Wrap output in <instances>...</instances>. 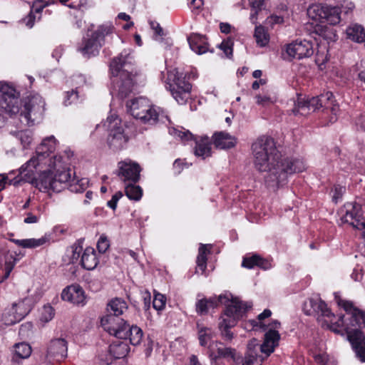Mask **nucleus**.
Returning <instances> with one entry per match:
<instances>
[{"mask_svg":"<svg viewBox=\"0 0 365 365\" xmlns=\"http://www.w3.org/2000/svg\"><path fill=\"white\" fill-rule=\"evenodd\" d=\"M232 42L230 40L223 41L219 46L220 48L222 50L226 56L230 57L232 55Z\"/></svg>","mask_w":365,"mask_h":365,"instance_id":"52","label":"nucleus"},{"mask_svg":"<svg viewBox=\"0 0 365 365\" xmlns=\"http://www.w3.org/2000/svg\"><path fill=\"white\" fill-rule=\"evenodd\" d=\"M190 48L196 53L201 55L209 51V45L204 36L193 34L187 38Z\"/></svg>","mask_w":365,"mask_h":365,"instance_id":"28","label":"nucleus"},{"mask_svg":"<svg viewBox=\"0 0 365 365\" xmlns=\"http://www.w3.org/2000/svg\"><path fill=\"white\" fill-rule=\"evenodd\" d=\"M210 245H201L199 248L198 255L197 257V272H201L203 274L207 267V255L210 252L207 247Z\"/></svg>","mask_w":365,"mask_h":365,"instance_id":"36","label":"nucleus"},{"mask_svg":"<svg viewBox=\"0 0 365 365\" xmlns=\"http://www.w3.org/2000/svg\"><path fill=\"white\" fill-rule=\"evenodd\" d=\"M267 327L269 329L264 334V341L261 345L256 339L249 341L242 365H262L263 358L258 354L259 349L267 356L274 352V349L279 345L280 335L277 329L280 327V323L277 320H274Z\"/></svg>","mask_w":365,"mask_h":365,"instance_id":"5","label":"nucleus"},{"mask_svg":"<svg viewBox=\"0 0 365 365\" xmlns=\"http://www.w3.org/2000/svg\"><path fill=\"white\" fill-rule=\"evenodd\" d=\"M285 51L289 57L299 60L310 57L314 53L312 42L307 40L293 41L286 46Z\"/></svg>","mask_w":365,"mask_h":365,"instance_id":"18","label":"nucleus"},{"mask_svg":"<svg viewBox=\"0 0 365 365\" xmlns=\"http://www.w3.org/2000/svg\"><path fill=\"white\" fill-rule=\"evenodd\" d=\"M56 147V140L53 136L44 138L37 147L36 154L19 168V175L22 180L31 183L43 168L46 165L50 168L57 167L56 161L61 162V158L53 156V162L51 154L54 152Z\"/></svg>","mask_w":365,"mask_h":365,"instance_id":"3","label":"nucleus"},{"mask_svg":"<svg viewBox=\"0 0 365 365\" xmlns=\"http://www.w3.org/2000/svg\"><path fill=\"white\" fill-rule=\"evenodd\" d=\"M45 101L38 94L27 96L24 100L23 107H20V115L24 118L22 122L29 125H34L35 121L40 120L45 110Z\"/></svg>","mask_w":365,"mask_h":365,"instance_id":"11","label":"nucleus"},{"mask_svg":"<svg viewBox=\"0 0 365 365\" xmlns=\"http://www.w3.org/2000/svg\"><path fill=\"white\" fill-rule=\"evenodd\" d=\"M165 297L160 293L155 294L153 301V307L157 311L163 310L165 307Z\"/></svg>","mask_w":365,"mask_h":365,"instance_id":"48","label":"nucleus"},{"mask_svg":"<svg viewBox=\"0 0 365 365\" xmlns=\"http://www.w3.org/2000/svg\"><path fill=\"white\" fill-rule=\"evenodd\" d=\"M28 314L24 302H14L11 307H6L1 317V320L6 326H10L20 322Z\"/></svg>","mask_w":365,"mask_h":365,"instance_id":"19","label":"nucleus"},{"mask_svg":"<svg viewBox=\"0 0 365 365\" xmlns=\"http://www.w3.org/2000/svg\"><path fill=\"white\" fill-rule=\"evenodd\" d=\"M321 108L322 110H330L335 116L337 115L339 106L335 103L332 93L327 92L307 100L299 98L292 112L294 115H307Z\"/></svg>","mask_w":365,"mask_h":365,"instance_id":"6","label":"nucleus"},{"mask_svg":"<svg viewBox=\"0 0 365 365\" xmlns=\"http://www.w3.org/2000/svg\"><path fill=\"white\" fill-rule=\"evenodd\" d=\"M284 22V18L281 16L277 15H271L267 17L266 19V24L271 27L274 26L275 24H281Z\"/></svg>","mask_w":365,"mask_h":365,"instance_id":"53","label":"nucleus"},{"mask_svg":"<svg viewBox=\"0 0 365 365\" xmlns=\"http://www.w3.org/2000/svg\"><path fill=\"white\" fill-rule=\"evenodd\" d=\"M252 150L255 168L260 173H267L265 184L273 191L286 185L291 175L305 170L301 159L282 158L272 138H258L252 143Z\"/></svg>","mask_w":365,"mask_h":365,"instance_id":"1","label":"nucleus"},{"mask_svg":"<svg viewBox=\"0 0 365 365\" xmlns=\"http://www.w3.org/2000/svg\"><path fill=\"white\" fill-rule=\"evenodd\" d=\"M120 327H119V329H116V333L111 331L109 334L119 339H129L130 344L133 346H137L140 344L143 336V332L140 327L136 325L130 327L126 322Z\"/></svg>","mask_w":365,"mask_h":365,"instance_id":"21","label":"nucleus"},{"mask_svg":"<svg viewBox=\"0 0 365 365\" xmlns=\"http://www.w3.org/2000/svg\"><path fill=\"white\" fill-rule=\"evenodd\" d=\"M123 197V193L121 192H115L113 196L110 200L108 201L107 205L111 208L112 210H115L117 207L118 201Z\"/></svg>","mask_w":365,"mask_h":365,"instance_id":"54","label":"nucleus"},{"mask_svg":"<svg viewBox=\"0 0 365 365\" xmlns=\"http://www.w3.org/2000/svg\"><path fill=\"white\" fill-rule=\"evenodd\" d=\"M135 182H127L125 187L126 196L130 200H139L143 195V190L138 185H135Z\"/></svg>","mask_w":365,"mask_h":365,"instance_id":"37","label":"nucleus"},{"mask_svg":"<svg viewBox=\"0 0 365 365\" xmlns=\"http://www.w3.org/2000/svg\"><path fill=\"white\" fill-rule=\"evenodd\" d=\"M0 108L6 113L13 115L19 113L21 106L19 93L6 82H0Z\"/></svg>","mask_w":365,"mask_h":365,"instance_id":"12","label":"nucleus"},{"mask_svg":"<svg viewBox=\"0 0 365 365\" xmlns=\"http://www.w3.org/2000/svg\"><path fill=\"white\" fill-rule=\"evenodd\" d=\"M110 246L109 241L106 236H101L98 242L97 248L101 253H104L108 249Z\"/></svg>","mask_w":365,"mask_h":365,"instance_id":"51","label":"nucleus"},{"mask_svg":"<svg viewBox=\"0 0 365 365\" xmlns=\"http://www.w3.org/2000/svg\"><path fill=\"white\" fill-rule=\"evenodd\" d=\"M354 4L351 1H344V2L341 4V11H343L345 14H348L351 11L354 9Z\"/></svg>","mask_w":365,"mask_h":365,"instance_id":"59","label":"nucleus"},{"mask_svg":"<svg viewBox=\"0 0 365 365\" xmlns=\"http://www.w3.org/2000/svg\"><path fill=\"white\" fill-rule=\"evenodd\" d=\"M14 351L16 356L21 359H26L31 354V347L26 343H18L14 346Z\"/></svg>","mask_w":365,"mask_h":365,"instance_id":"40","label":"nucleus"},{"mask_svg":"<svg viewBox=\"0 0 365 365\" xmlns=\"http://www.w3.org/2000/svg\"><path fill=\"white\" fill-rule=\"evenodd\" d=\"M82 100L83 96L81 95V91L72 88L71 91L65 93L63 104L68 106L73 103H77Z\"/></svg>","mask_w":365,"mask_h":365,"instance_id":"39","label":"nucleus"},{"mask_svg":"<svg viewBox=\"0 0 365 365\" xmlns=\"http://www.w3.org/2000/svg\"><path fill=\"white\" fill-rule=\"evenodd\" d=\"M81 266L88 270H93L98 264L96 253L93 247H86L81 256Z\"/></svg>","mask_w":365,"mask_h":365,"instance_id":"31","label":"nucleus"},{"mask_svg":"<svg viewBox=\"0 0 365 365\" xmlns=\"http://www.w3.org/2000/svg\"><path fill=\"white\" fill-rule=\"evenodd\" d=\"M212 138L215 146L219 149H229L237 143L235 137L223 131L215 133Z\"/></svg>","mask_w":365,"mask_h":365,"instance_id":"27","label":"nucleus"},{"mask_svg":"<svg viewBox=\"0 0 365 365\" xmlns=\"http://www.w3.org/2000/svg\"><path fill=\"white\" fill-rule=\"evenodd\" d=\"M14 265H15V262H11L10 261H6L5 262V274L4 276V279H7L9 277Z\"/></svg>","mask_w":365,"mask_h":365,"instance_id":"60","label":"nucleus"},{"mask_svg":"<svg viewBox=\"0 0 365 365\" xmlns=\"http://www.w3.org/2000/svg\"><path fill=\"white\" fill-rule=\"evenodd\" d=\"M351 277L355 282H360L363 278L362 268L359 266L356 267L351 274Z\"/></svg>","mask_w":365,"mask_h":365,"instance_id":"57","label":"nucleus"},{"mask_svg":"<svg viewBox=\"0 0 365 365\" xmlns=\"http://www.w3.org/2000/svg\"><path fill=\"white\" fill-rule=\"evenodd\" d=\"M88 185V180L87 178H81L76 180L69 184V190L73 192H81L84 191Z\"/></svg>","mask_w":365,"mask_h":365,"instance_id":"44","label":"nucleus"},{"mask_svg":"<svg viewBox=\"0 0 365 365\" xmlns=\"http://www.w3.org/2000/svg\"><path fill=\"white\" fill-rule=\"evenodd\" d=\"M16 136L21 142L24 149L29 148L33 141V134L29 130L18 131Z\"/></svg>","mask_w":365,"mask_h":365,"instance_id":"41","label":"nucleus"},{"mask_svg":"<svg viewBox=\"0 0 365 365\" xmlns=\"http://www.w3.org/2000/svg\"><path fill=\"white\" fill-rule=\"evenodd\" d=\"M347 38L361 43L365 41V29L358 24H353L349 26L346 30Z\"/></svg>","mask_w":365,"mask_h":365,"instance_id":"32","label":"nucleus"},{"mask_svg":"<svg viewBox=\"0 0 365 365\" xmlns=\"http://www.w3.org/2000/svg\"><path fill=\"white\" fill-rule=\"evenodd\" d=\"M38 221V217L31 212H29L24 220V222L26 224L36 223Z\"/></svg>","mask_w":365,"mask_h":365,"instance_id":"61","label":"nucleus"},{"mask_svg":"<svg viewBox=\"0 0 365 365\" xmlns=\"http://www.w3.org/2000/svg\"><path fill=\"white\" fill-rule=\"evenodd\" d=\"M61 298L74 304L84 305L86 302L85 292L78 284H71L66 287L61 293Z\"/></svg>","mask_w":365,"mask_h":365,"instance_id":"23","label":"nucleus"},{"mask_svg":"<svg viewBox=\"0 0 365 365\" xmlns=\"http://www.w3.org/2000/svg\"><path fill=\"white\" fill-rule=\"evenodd\" d=\"M356 123L362 130H365V110H364L357 118Z\"/></svg>","mask_w":365,"mask_h":365,"instance_id":"63","label":"nucleus"},{"mask_svg":"<svg viewBox=\"0 0 365 365\" xmlns=\"http://www.w3.org/2000/svg\"><path fill=\"white\" fill-rule=\"evenodd\" d=\"M127 108L135 118L145 123L153 125L158 121L164 123L168 118L163 110L150 106L148 100L145 98L140 97L128 102Z\"/></svg>","mask_w":365,"mask_h":365,"instance_id":"8","label":"nucleus"},{"mask_svg":"<svg viewBox=\"0 0 365 365\" xmlns=\"http://www.w3.org/2000/svg\"><path fill=\"white\" fill-rule=\"evenodd\" d=\"M252 7L256 10H260L263 6L264 0H249Z\"/></svg>","mask_w":365,"mask_h":365,"instance_id":"64","label":"nucleus"},{"mask_svg":"<svg viewBox=\"0 0 365 365\" xmlns=\"http://www.w3.org/2000/svg\"><path fill=\"white\" fill-rule=\"evenodd\" d=\"M197 333L200 344L202 346H208L212 343L215 336V332L211 328L197 324Z\"/></svg>","mask_w":365,"mask_h":365,"instance_id":"34","label":"nucleus"},{"mask_svg":"<svg viewBox=\"0 0 365 365\" xmlns=\"http://www.w3.org/2000/svg\"><path fill=\"white\" fill-rule=\"evenodd\" d=\"M319 34L322 36H323L325 38H331L330 35L333 34L331 31H329V29L325 26L324 28H319Z\"/></svg>","mask_w":365,"mask_h":365,"instance_id":"62","label":"nucleus"},{"mask_svg":"<svg viewBox=\"0 0 365 365\" xmlns=\"http://www.w3.org/2000/svg\"><path fill=\"white\" fill-rule=\"evenodd\" d=\"M151 27L155 30L154 39L160 43H164L165 47L172 44L171 40L169 38L165 39L163 36V30L157 23H151Z\"/></svg>","mask_w":365,"mask_h":365,"instance_id":"43","label":"nucleus"},{"mask_svg":"<svg viewBox=\"0 0 365 365\" xmlns=\"http://www.w3.org/2000/svg\"><path fill=\"white\" fill-rule=\"evenodd\" d=\"M112 32L113 27L110 26H100L97 31L92 34L90 38L83 42L82 46L78 48V51L88 58L97 55L104 43L105 38Z\"/></svg>","mask_w":365,"mask_h":365,"instance_id":"13","label":"nucleus"},{"mask_svg":"<svg viewBox=\"0 0 365 365\" xmlns=\"http://www.w3.org/2000/svg\"><path fill=\"white\" fill-rule=\"evenodd\" d=\"M68 343L65 339H51L47 346L46 358L48 361H61L67 356Z\"/></svg>","mask_w":365,"mask_h":365,"instance_id":"22","label":"nucleus"},{"mask_svg":"<svg viewBox=\"0 0 365 365\" xmlns=\"http://www.w3.org/2000/svg\"><path fill=\"white\" fill-rule=\"evenodd\" d=\"M255 37L258 46L264 47L269 41V36L263 26H257L255 31Z\"/></svg>","mask_w":365,"mask_h":365,"instance_id":"38","label":"nucleus"},{"mask_svg":"<svg viewBox=\"0 0 365 365\" xmlns=\"http://www.w3.org/2000/svg\"><path fill=\"white\" fill-rule=\"evenodd\" d=\"M170 135L175 138H179L181 141L185 143L189 140H195L196 145L195 148V155L205 159L211 155V143L207 137L201 138L197 140L196 138L187 130L181 128L177 129L173 128L169 130Z\"/></svg>","mask_w":365,"mask_h":365,"instance_id":"15","label":"nucleus"},{"mask_svg":"<svg viewBox=\"0 0 365 365\" xmlns=\"http://www.w3.org/2000/svg\"><path fill=\"white\" fill-rule=\"evenodd\" d=\"M134 57L131 49H124L110 63L113 80V91L120 98H126L134 87L133 72Z\"/></svg>","mask_w":365,"mask_h":365,"instance_id":"4","label":"nucleus"},{"mask_svg":"<svg viewBox=\"0 0 365 365\" xmlns=\"http://www.w3.org/2000/svg\"><path fill=\"white\" fill-rule=\"evenodd\" d=\"M210 356L212 359L220 357H233L234 350L225 347L223 344L219 341H212L208 346Z\"/></svg>","mask_w":365,"mask_h":365,"instance_id":"29","label":"nucleus"},{"mask_svg":"<svg viewBox=\"0 0 365 365\" xmlns=\"http://www.w3.org/2000/svg\"><path fill=\"white\" fill-rule=\"evenodd\" d=\"M341 220L354 227L363 230L362 236L365 237V220L362 217L361 206L357 203L348 202L340 210Z\"/></svg>","mask_w":365,"mask_h":365,"instance_id":"17","label":"nucleus"},{"mask_svg":"<svg viewBox=\"0 0 365 365\" xmlns=\"http://www.w3.org/2000/svg\"><path fill=\"white\" fill-rule=\"evenodd\" d=\"M308 16L319 22L327 21L330 25L340 22V9L322 4H312L307 9Z\"/></svg>","mask_w":365,"mask_h":365,"instance_id":"16","label":"nucleus"},{"mask_svg":"<svg viewBox=\"0 0 365 365\" xmlns=\"http://www.w3.org/2000/svg\"><path fill=\"white\" fill-rule=\"evenodd\" d=\"M120 123L121 120L117 115H111L103 123V126L110 131L108 138V145L114 150L123 148L128 140V137L123 133V128L120 126Z\"/></svg>","mask_w":365,"mask_h":365,"instance_id":"14","label":"nucleus"},{"mask_svg":"<svg viewBox=\"0 0 365 365\" xmlns=\"http://www.w3.org/2000/svg\"><path fill=\"white\" fill-rule=\"evenodd\" d=\"M51 1L52 0H34L30 14L23 20L24 24L29 28H32L36 19L34 13H40L46 6L49 5Z\"/></svg>","mask_w":365,"mask_h":365,"instance_id":"30","label":"nucleus"},{"mask_svg":"<svg viewBox=\"0 0 365 365\" xmlns=\"http://www.w3.org/2000/svg\"><path fill=\"white\" fill-rule=\"evenodd\" d=\"M259 256L258 255H253L250 257H245L242 262V266L248 269H252L255 266H257Z\"/></svg>","mask_w":365,"mask_h":365,"instance_id":"49","label":"nucleus"},{"mask_svg":"<svg viewBox=\"0 0 365 365\" xmlns=\"http://www.w3.org/2000/svg\"><path fill=\"white\" fill-rule=\"evenodd\" d=\"M128 309L127 302L121 298H115L110 301L107 306L108 314L101 319V325L108 333L115 331L126 322L120 316Z\"/></svg>","mask_w":365,"mask_h":365,"instance_id":"10","label":"nucleus"},{"mask_svg":"<svg viewBox=\"0 0 365 365\" xmlns=\"http://www.w3.org/2000/svg\"><path fill=\"white\" fill-rule=\"evenodd\" d=\"M128 346L124 341L114 342L109 346V353L115 359L125 357L128 353Z\"/></svg>","mask_w":365,"mask_h":365,"instance_id":"35","label":"nucleus"},{"mask_svg":"<svg viewBox=\"0 0 365 365\" xmlns=\"http://www.w3.org/2000/svg\"><path fill=\"white\" fill-rule=\"evenodd\" d=\"M257 267H259V268H261L264 270H267V269H271L273 267V265L272 263V260H269L267 259H264V258L261 257L260 256H259Z\"/></svg>","mask_w":365,"mask_h":365,"instance_id":"55","label":"nucleus"},{"mask_svg":"<svg viewBox=\"0 0 365 365\" xmlns=\"http://www.w3.org/2000/svg\"><path fill=\"white\" fill-rule=\"evenodd\" d=\"M72 252H73V255L71 256V262L73 263L76 262L78 261L79 257H80V254L82 251V247L81 246H73L72 247Z\"/></svg>","mask_w":365,"mask_h":365,"instance_id":"58","label":"nucleus"},{"mask_svg":"<svg viewBox=\"0 0 365 365\" xmlns=\"http://www.w3.org/2000/svg\"><path fill=\"white\" fill-rule=\"evenodd\" d=\"M335 299L339 306H341L346 311L347 314L350 315L349 322H346L344 315H340L337 321L334 322L335 316L324 302L319 298H310L307 299L303 307L306 314L312 315L314 314H320L322 317L329 319V322L336 327H342L346 331L349 341L356 354V357L361 361L365 362V336L363 332L359 329H351V327L356 326H364L365 327V313L361 310L354 307L351 302L342 300L335 295ZM331 329L339 333V330L333 327Z\"/></svg>","mask_w":365,"mask_h":365,"instance_id":"2","label":"nucleus"},{"mask_svg":"<svg viewBox=\"0 0 365 365\" xmlns=\"http://www.w3.org/2000/svg\"><path fill=\"white\" fill-rule=\"evenodd\" d=\"M54 177V192H61L65 187L69 188V184L75 180V178H72V170L70 168L63 170H56L53 173Z\"/></svg>","mask_w":365,"mask_h":365,"instance_id":"25","label":"nucleus"},{"mask_svg":"<svg viewBox=\"0 0 365 365\" xmlns=\"http://www.w3.org/2000/svg\"><path fill=\"white\" fill-rule=\"evenodd\" d=\"M345 192V187L336 185L334 189L333 200L337 202Z\"/></svg>","mask_w":365,"mask_h":365,"instance_id":"56","label":"nucleus"},{"mask_svg":"<svg viewBox=\"0 0 365 365\" xmlns=\"http://www.w3.org/2000/svg\"><path fill=\"white\" fill-rule=\"evenodd\" d=\"M33 324L30 322H26L21 325L19 334L24 338L29 337L32 334Z\"/></svg>","mask_w":365,"mask_h":365,"instance_id":"50","label":"nucleus"},{"mask_svg":"<svg viewBox=\"0 0 365 365\" xmlns=\"http://www.w3.org/2000/svg\"><path fill=\"white\" fill-rule=\"evenodd\" d=\"M229 299L224 295L218 297H211L209 299H202L196 303V312L199 314H207L210 309L217 307L219 304H225Z\"/></svg>","mask_w":365,"mask_h":365,"instance_id":"26","label":"nucleus"},{"mask_svg":"<svg viewBox=\"0 0 365 365\" xmlns=\"http://www.w3.org/2000/svg\"><path fill=\"white\" fill-rule=\"evenodd\" d=\"M53 182V173L48 170L41 172L31 184L41 192H48L50 190L54 192Z\"/></svg>","mask_w":365,"mask_h":365,"instance_id":"24","label":"nucleus"},{"mask_svg":"<svg viewBox=\"0 0 365 365\" xmlns=\"http://www.w3.org/2000/svg\"><path fill=\"white\" fill-rule=\"evenodd\" d=\"M251 307V304L243 302L237 298L232 299L229 302L220 317L218 325L221 334L225 339L231 340L233 338L230 329L236 325L237 321Z\"/></svg>","mask_w":365,"mask_h":365,"instance_id":"7","label":"nucleus"},{"mask_svg":"<svg viewBox=\"0 0 365 365\" xmlns=\"http://www.w3.org/2000/svg\"><path fill=\"white\" fill-rule=\"evenodd\" d=\"M49 241V236L45 235L38 239L30 238L24 240H14L13 242L24 248H36L43 245Z\"/></svg>","mask_w":365,"mask_h":365,"instance_id":"33","label":"nucleus"},{"mask_svg":"<svg viewBox=\"0 0 365 365\" xmlns=\"http://www.w3.org/2000/svg\"><path fill=\"white\" fill-rule=\"evenodd\" d=\"M54 314L53 308L50 305H45L41 312L40 321L43 323H47L53 318Z\"/></svg>","mask_w":365,"mask_h":365,"instance_id":"45","label":"nucleus"},{"mask_svg":"<svg viewBox=\"0 0 365 365\" xmlns=\"http://www.w3.org/2000/svg\"><path fill=\"white\" fill-rule=\"evenodd\" d=\"M271 314H272V312L269 309H264L261 314H259L257 316V319H253L250 322L252 329H257L259 328V329H262L263 330H265V325L264 324V323L262 321L266 318L269 317L271 316Z\"/></svg>","mask_w":365,"mask_h":365,"instance_id":"42","label":"nucleus"},{"mask_svg":"<svg viewBox=\"0 0 365 365\" xmlns=\"http://www.w3.org/2000/svg\"><path fill=\"white\" fill-rule=\"evenodd\" d=\"M140 171V165L130 160L118 163V175L125 183L138 182Z\"/></svg>","mask_w":365,"mask_h":365,"instance_id":"20","label":"nucleus"},{"mask_svg":"<svg viewBox=\"0 0 365 365\" xmlns=\"http://www.w3.org/2000/svg\"><path fill=\"white\" fill-rule=\"evenodd\" d=\"M164 81L166 88L178 103L184 105L190 99L192 85L185 80L183 73L177 68L168 70Z\"/></svg>","mask_w":365,"mask_h":365,"instance_id":"9","label":"nucleus"},{"mask_svg":"<svg viewBox=\"0 0 365 365\" xmlns=\"http://www.w3.org/2000/svg\"><path fill=\"white\" fill-rule=\"evenodd\" d=\"M86 83L84 76L81 74L73 75L71 78V85L73 89L81 91V88Z\"/></svg>","mask_w":365,"mask_h":365,"instance_id":"47","label":"nucleus"},{"mask_svg":"<svg viewBox=\"0 0 365 365\" xmlns=\"http://www.w3.org/2000/svg\"><path fill=\"white\" fill-rule=\"evenodd\" d=\"M256 103L261 106H268L274 102V99L271 97L268 93H260L255 96Z\"/></svg>","mask_w":365,"mask_h":365,"instance_id":"46","label":"nucleus"}]
</instances>
